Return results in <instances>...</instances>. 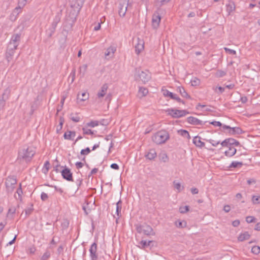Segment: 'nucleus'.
Masks as SVG:
<instances>
[{"label":"nucleus","instance_id":"18","mask_svg":"<svg viewBox=\"0 0 260 260\" xmlns=\"http://www.w3.org/2000/svg\"><path fill=\"white\" fill-rule=\"evenodd\" d=\"M153 241H148V242L146 240H142L139 242L140 247L141 249H145L146 247H150L151 248L153 246Z\"/></svg>","mask_w":260,"mask_h":260},{"label":"nucleus","instance_id":"51","mask_svg":"<svg viewBox=\"0 0 260 260\" xmlns=\"http://www.w3.org/2000/svg\"><path fill=\"white\" fill-rule=\"evenodd\" d=\"M90 152H91V150H90V148L89 147H87L84 149L81 150V151L80 152V154L81 155H87Z\"/></svg>","mask_w":260,"mask_h":260},{"label":"nucleus","instance_id":"2","mask_svg":"<svg viewBox=\"0 0 260 260\" xmlns=\"http://www.w3.org/2000/svg\"><path fill=\"white\" fill-rule=\"evenodd\" d=\"M170 139V135L166 130H161L155 133L152 137L153 141L156 144H162Z\"/></svg>","mask_w":260,"mask_h":260},{"label":"nucleus","instance_id":"43","mask_svg":"<svg viewBox=\"0 0 260 260\" xmlns=\"http://www.w3.org/2000/svg\"><path fill=\"white\" fill-rule=\"evenodd\" d=\"M21 9H22V8H20V6H18L13 11L12 15L13 16H14V15L17 16L21 12Z\"/></svg>","mask_w":260,"mask_h":260},{"label":"nucleus","instance_id":"56","mask_svg":"<svg viewBox=\"0 0 260 260\" xmlns=\"http://www.w3.org/2000/svg\"><path fill=\"white\" fill-rule=\"evenodd\" d=\"M83 134L84 135H93V132L90 129H86L85 128H82Z\"/></svg>","mask_w":260,"mask_h":260},{"label":"nucleus","instance_id":"53","mask_svg":"<svg viewBox=\"0 0 260 260\" xmlns=\"http://www.w3.org/2000/svg\"><path fill=\"white\" fill-rule=\"evenodd\" d=\"M26 2L27 0H19L18 6L22 9L26 5Z\"/></svg>","mask_w":260,"mask_h":260},{"label":"nucleus","instance_id":"34","mask_svg":"<svg viewBox=\"0 0 260 260\" xmlns=\"http://www.w3.org/2000/svg\"><path fill=\"white\" fill-rule=\"evenodd\" d=\"M173 184L174 188L178 190V192H180L184 188L183 186H181L180 183L177 182L176 181L173 182Z\"/></svg>","mask_w":260,"mask_h":260},{"label":"nucleus","instance_id":"55","mask_svg":"<svg viewBox=\"0 0 260 260\" xmlns=\"http://www.w3.org/2000/svg\"><path fill=\"white\" fill-rule=\"evenodd\" d=\"M34 209L32 208V205H31L30 207H29L25 210L26 216L29 215L32 212Z\"/></svg>","mask_w":260,"mask_h":260},{"label":"nucleus","instance_id":"64","mask_svg":"<svg viewBox=\"0 0 260 260\" xmlns=\"http://www.w3.org/2000/svg\"><path fill=\"white\" fill-rule=\"evenodd\" d=\"M16 212V208L15 207H12L9 208L8 211V214H13Z\"/></svg>","mask_w":260,"mask_h":260},{"label":"nucleus","instance_id":"4","mask_svg":"<svg viewBox=\"0 0 260 260\" xmlns=\"http://www.w3.org/2000/svg\"><path fill=\"white\" fill-rule=\"evenodd\" d=\"M167 112L168 114L173 118H178L189 114V112L185 110H177L175 109H169Z\"/></svg>","mask_w":260,"mask_h":260},{"label":"nucleus","instance_id":"39","mask_svg":"<svg viewBox=\"0 0 260 260\" xmlns=\"http://www.w3.org/2000/svg\"><path fill=\"white\" fill-rule=\"evenodd\" d=\"M82 98L80 97V95H78L77 99L80 100L81 101H85L88 98V94L86 92H83L81 94Z\"/></svg>","mask_w":260,"mask_h":260},{"label":"nucleus","instance_id":"47","mask_svg":"<svg viewBox=\"0 0 260 260\" xmlns=\"http://www.w3.org/2000/svg\"><path fill=\"white\" fill-rule=\"evenodd\" d=\"M18 46H17V44H13L12 43L9 42L8 44L7 49H10V50H14L15 51L17 47Z\"/></svg>","mask_w":260,"mask_h":260},{"label":"nucleus","instance_id":"61","mask_svg":"<svg viewBox=\"0 0 260 260\" xmlns=\"http://www.w3.org/2000/svg\"><path fill=\"white\" fill-rule=\"evenodd\" d=\"M220 143L222 147H230V145L228 143V141H227L226 139H225L224 141H223L222 142H220Z\"/></svg>","mask_w":260,"mask_h":260},{"label":"nucleus","instance_id":"36","mask_svg":"<svg viewBox=\"0 0 260 260\" xmlns=\"http://www.w3.org/2000/svg\"><path fill=\"white\" fill-rule=\"evenodd\" d=\"M148 90L147 88H144V87H140L139 90V93L140 94H141L142 96H144L146 95V94L148 93Z\"/></svg>","mask_w":260,"mask_h":260},{"label":"nucleus","instance_id":"16","mask_svg":"<svg viewBox=\"0 0 260 260\" xmlns=\"http://www.w3.org/2000/svg\"><path fill=\"white\" fill-rule=\"evenodd\" d=\"M143 234L146 236H154L155 233L153 232V229L149 225L144 224Z\"/></svg>","mask_w":260,"mask_h":260},{"label":"nucleus","instance_id":"57","mask_svg":"<svg viewBox=\"0 0 260 260\" xmlns=\"http://www.w3.org/2000/svg\"><path fill=\"white\" fill-rule=\"evenodd\" d=\"M225 52L230 54L235 55L236 54V52L235 50L229 49L228 48L225 47L224 48Z\"/></svg>","mask_w":260,"mask_h":260},{"label":"nucleus","instance_id":"9","mask_svg":"<svg viewBox=\"0 0 260 260\" xmlns=\"http://www.w3.org/2000/svg\"><path fill=\"white\" fill-rule=\"evenodd\" d=\"M85 0H71V7L79 11L82 7Z\"/></svg>","mask_w":260,"mask_h":260},{"label":"nucleus","instance_id":"40","mask_svg":"<svg viewBox=\"0 0 260 260\" xmlns=\"http://www.w3.org/2000/svg\"><path fill=\"white\" fill-rule=\"evenodd\" d=\"M136 226V230L137 232L139 234L143 233L144 230V224L141 225L139 224H137L135 225Z\"/></svg>","mask_w":260,"mask_h":260},{"label":"nucleus","instance_id":"41","mask_svg":"<svg viewBox=\"0 0 260 260\" xmlns=\"http://www.w3.org/2000/svg\"><path fill=\"white\" fill-rule=\"evenodd\" d=\"M251 252L254 254H258L260 253V247L254 246L252 247Z\"/></svg>","mask_w":260,"mask_h":260},{"label":"nucleus","instance_id":"38","mask_svg":"<svg viewBox=\"0 0 260 260\" xmlns=\"http://www.w3.org/2000/svg\"><path fill=\"white\" fill-rule=\"evenodd\" d=\"M55 31V29L51 28V27H49L48 28V29H47L46 31V35H47V37L48 38H50L52 36L53 34L54 33Z\"/></svg>","mask_w":260,"mask_h":260},{"label":"nucleus","instance_id":"42","mask_svg":"<svg viewBox=\"0 0 260 260\" xmlns=\"http://www.w3.org/2000/svg\"><path fill=\"white\" fill-rule=\"evenodd\" d=\"M87 68V64H83L82 66L80 67L79 68L80 73L82 74V76H84L85 72H86Z\"/></svg>","mask_w":260,"mask_h":260},{"label":"nucleus","instance_id":"52","mask_svg":"<svg viewBox=\"0 0 260 260\" xmlns=\"http://www.w3.org/2000/svg\"><path fill=\"white\" fill-rule=\"evenodd\" d=\"M215 92H217L218 94L222 93L224 91V88L222 87L221 86H217L215 89H213Z\"/></svg>","mask_w":260,"mask_h":260},{"label":"nucleus","instance_id":"46","mask_svg":"<svg viewBox=\"0 0 260 260\" xmlns=\"http://www.w3.org/2000/svg\"><path fill=\"white\" fill-rule=\"evenodd\" d=\"M61 13H60V12H58L55 17L53 19V21L56 22L57 23H58L60 21V19H61Z\"/></svg>","mask_w":260,"mask_h":260},{"label":"nucleus","instance_id":"8","mask_svg":"<svg viewBox=\"0 0 260 260\" xmlns=\"http://www.w3.org/2000/svg\"><path fill=\"white\" fill-rule=\"evenodd\" d=\"M163 94L165 96H169L171 99L175 100L178 102H181L183 104H184V102L182 101L179 96H178L176 94L169 91V90H162Z\"/></svg>","mask_w":260,"mask_h":260},{"label":"nucleus","instance_id":"25","mask_svg":"<svg viewBox=\"0 0 260 260\" xmlns=\"http://www.w3.org/2000/svg\"><path fill=\"white\" fill-rule=\"evenodd\" d=\"M177 90L180 93V94L182 97L185 98L187 99H190V95L186 92V91L183 87L179 86L177 87Z\"/></svg>","mask_w":260,"mask_h":260},{"label":"nucleus","instance_id":"63","mask_svg":"<svg viewBox=\"0 0 260 260\" xmlns=\"http://www.w3.org/2000/svg\"><path fill=\"white\" fill-rule=\"evenodd\" d=\"M221 127L222 128L221 131L224 132V133L225 132V130L228 129L229 131L231 129V127L226 125L222 124V126Z\"/></svg>","mask_w":260,"mask_h":260},{"label":"nucleus","instance_id":"27","mask_svg":"<svg viewBox=\"0 0 260 260\" xmlns=\"http://www.w3.org/2000/svg\"><path fill=\"white\" fill-rule=\"evenodd\" d=\"M250 237V235L248 233V232H245L243 233H241V234H240L238 238V241L242 242L249 239Z\"/></svg>","mask_w":260,"mask_h":260},{"label":"nucleus","instance_id":"30","mask_svg":"<svg viewBox=\"0 0 260 260\" xmlns=\"http://www.w3.org/2000/svg\"><path fill=\"white\" fill-rule=\"evenodd\" d=\"M178 133L180 135L182 136V137L184 138H186L188 139H190V136L189 135V134L188 132L185 129H179L178 131Z\"/></svg>","mask_w":260,"mask_h":260},{"label":"nucleus","instance_id":"22","mask_svg":"<svg viewBox=\"0 0 260 260\" xmlns=\"http://www.w3.org/2000/svg\"><path fill=\"white\" fill-rule=\"evenodd\" d=\"M200 137L198 136L194 137L193 139V143L196 146L202 148L205 145V143L200 140Z\"/></svg>","mask_w":260,"mask_h":260},{"label":"nucleus","instance_id":"11","mask_svg":"<svg viewBox=\"0 0 260 260\" xmlns=\"http://www.w3.org/2000/svg\"><path fill=\"white\" fill-rule=\"evenodd\" d=\"M10 90L6 89L2 95V97L0 99V110L3 109L5 105V101L8 99Z\"/></svg>","mask_w":260,"mask_h":260},{"label":"nucleus","instance_id":"17","mask_svg":"<svg viewBox=\"0 0 260 260\" xmlns=\"http://www.w3.org/2000/svg\"><path fill=\"white\" fill-rule=\"evenodd\" d=\"M235 4L233 2L229 1V3L226 5V11L228 15H230L233 12L235 11Z\"/></svg>","mask_w":260,"mask_h":260},{"label":"nucleus","instance_id":"44","mask_svg":"<svg viewBox=\"0 0 260 260\" xmlns=\"http://www.w3.org/2000/svg\"><path fill=\"white\" fill-rule=\"evenodd\" d=\"M252 201L254 204H257L260 203V196H253L252 198Z\"/></svg>","mask_w":260,"mask_h":260},{"label":"nucleus","instance_id":"62","mask_svg":"<svg viewBox=\"0 0 260 260\" xmlns=\"http://www.w3.org/2000/svg\"><path fill=\"white\" fill-rule=\"evenodd\" d=\"M228 143L230 145V146H233V144L235 142V139L233 138H228L226 139Z\"/></svg>","mask_w":260,"mask_h":260},{"label":"nucleus","instance_id":"58","mask_svg":"<svg viewBox=\"0 0 260 260\" xmlns=\"http://www.w3.org/2000/svg\"><path fill=\"white\" fill-rule=\"evenodd\" d=\"M73 113L71 114L70 118L73 121L75 122H78L80 121V118L79 116H73Z\"/></svg>","mask_w":260,"mask_h":260},{"label":"nucleus","instance_id":"6","mask_svg":"<svg viewBox=\"0 0 260 260\" xmlns=\"http://www.w3.org/2000/svg\"><path fill=\"white\" fill-rule=\"evenodd\" d=\"M98 246L95 242H94L91 245L89 248L90 257L91 260H97L98 255L97 253Z\"/></svg>","mask_w":260,"mask_h":260},{"label":"nucleus","instance_id":"21","mask_svg":"<svg viewBox=\"0 0 260 260\" xmlns=\"http://www.w3.org/2000/svg\"><path fill=\"white\" fill-rule=\"evenodd\" d=\"M243 133L242 129L239 127H231L228 133L230 135H235V134H241Z\"/></svg>","mask_w":260,"mask_h":260},{"label":"nucleus","instance_id":"10","mask_svg":"<svg viewBox=\"0 0 260 260\" xmlns=\"http://www.w3.org/2000/svg\"><path fill=\"white\" fill-rule=\"evenodd\" d=\"M187 121L190 124L195 125H203L206 123V122H203L197 118L192 116L188 117L187 118Z\"/></svg>","mask_w":260,"mask_h":260},{"label":"nucleus","instance_id":"5","mask_svg":"<svg viewBox=\"0 0 260 260\" xmlns=\"http://www.w3.org/2000/svg\"><path fill=\"white\" fill-rule=\"evenodd\" d=\"M128 1L129 0H120L118 9V14L120 17H123L125 15L129 5Z\"/></svg>","mask_w":260,"mask_h":260},{"label":"nucleus","instance_id":"49","mask_svg":"<svg viewBox=\"0 0 260 260\" xmlns=\"http://www.w3.org/2000/svg\"><path fill=\"white\" fill-rule=\"evenodd\" d=\"M206 141L212 144L213 146H217L219 144H220V141H215L212 139L206 140Z\"/></svg>","mask_w":260,"mask_h":260},{"label":"nucleus","instance_id":"45","mask_svg":"<svg viewBox=\"0 0 260 260\" xmlns=\"http://www.w3.org/2000/svg\"><path fill=\"white\" fill-rule=\"evenodd\" d=\"M99 121H91L87 123V125L89 127H94L99 125Z\"/></svg>","mask_w":260,"mask_h":260},{"label":"nucleus","instance_id":"32","mask_svg":"<svg viewBox=\"0 0 260 260\" xmlns=\"http://www.w3.org/2000/svg\"><path fill=\"white\" fill-rule=\"evenodd\" d=\"M243 166L242 162L233 161L229 166L230 168H241Z\"/></svg>","mask_w":260,"mask_h":260},{"label":"nucleus","instance_id":"20","mask_svg":"<svg viewBox=\"0 0 260 260\" xmlns=\"http://www.w3.org/2000/svg\"><path fill=\"white\" fill-rule=\"evenodd\" d=\"M145 156L149 160H152L156 157V152L154 149H151L146 153Z\"/></svg>","mask_w":260,"mask_h":260},{"label":"nucleus","instance_id":"60","mask_svg":"<svg viewBox=\"0 0 260 260\" xmlns=\"http://www.w3.org/2000/svg\"><path fill=\"white\" fill-rule=\"evenodd\" d=\"M210 124L215 126H221L222 123L219 121H213L210 122Z\"/></svg>","mask_w":260,"mask_h":260},{"label":"nucleus","instance_id":"13","mask_svg":"<svg viewBox=\"0 0 260 260\" xmlns=\"http://www.w3.org/2000/svg\"><path fill=\"white\" fill-rule=\"evenodd\" d=\"M139 79L144 83H146L151 78V76L149 73L147 72L141 71L138 75Z\"/></svg>","mask_w":260,"mask_h":260},{"label":"nucleus","instance_id":"35","mask_svg":"<svg viewBox=\"0 0 260 260\" xmlns=\"http://www.w3.org/2000/svg\"><path fill=\"white\" fill-rule=\"evenodd\" d=\"M51 253L49 250H46L41 258V260H47L50 258Z\"/></svg>","mask_w":260,"mask_h":260},{"label":"nucleus","instance_id":"54","mask_svg":"<svg viewBox=\"0 0 260 260\" xmlns=\"http://www.w3.org/2000/svg\"><path fill=\"white\" fill-rule=\"evenodd\" d=\"M49 166H50V163L48 161H46L44 165V168L45 169V170L44 169V173H47L49 169Z\"/></svg>","mask_w":260,"mask_h":260},{"label":"nucleus","instance_id":"31","mask_svg":"<svg viewBox=\"0 0 260 260\" xmlns=\"http://www.w3.org/2000/svg\"><path fill=\"white\" fill-rule=\"evenodd\" d=\"M15 51L10 50V49H7L6 53V57L8 62L10 61L12 59V56L14 55Z\"/></svg>","mask_w":260,"mask_h":260},{"label":"nucleus","instance_id":"26","mask_svg":"<svg viewBox=\"0 0 260 260\" xmlns=\"http://www.w3.org/2000/svg\"><path fill=\"white\" fill-rule=\"evenodd\" d=\"M22 190L21 188V183L19 184V186L18 188L17 189V191L14 194L15 198L17 200L21 201L22 200Z\"/></svg>","mask_w":260,"mask_h":260},{"label":"nucleus","instance_id":"15","mask_svg":"<svg viewBox=\"0 0 260 260\" xmlns=\"http://www.w3.org/2000/svg\"><path fill=\"white\" fill-rule=\"evenodd\" d=\"M116 50V48L113 46H111L107 49L105 53V57H108V58H112Z\"/></svg>","mask_w":260,"mask_h":260},{"label":"nucleus","instance_id":"12","mask_svg":"<svg viewBox=\"0 0 260 260\" xmlns=\"http://www.w3.org/2000/svg\"><path fill=\"white\" fill-rule=\"evenodd\" d=\"M137 42L135 45V52L138 55L144 50V43L143 40L139 38L137 39Z\"/></svg>","mask_w":260,"mask_h":260},{"label":"nucleus","instance_id":"1","mask_svg":"<svg viewBox=\"0 0 260 260\" xmlns=\"http://www.w3.org/2000/svg\"><path fill=\"white\" fill-rule=\"evenodd\" d=\"M36 153L35 149L32 146H25L20 148L18 152V159L28 162L30 161Z\"/></svg>","mask_w":260,"mask_h":260},{"label":"nucleus","instance_id":"28","mask_svg":"<svg viewBox=\"0 0 260 260\" xmlns=\"http://www.w3.org/2000/svg\"><path fill=\"white\" fill-rule=\"evenodd\" d=\"M76 136V132L74 131H68L65 133L63 135V137L65 139L67 140H71L73 137H74Z\"/></svg>","mask_w":260,"mask_h":260},{"label":"nucleus","instance_id":"48","mask_svg":"<svg viewBox=\"0 0 260 260\" xmlns=\"http://www.w3.org/2000/svg\"><path fill=\"white\" fill-rule=\"evenodd\" d=\"M189 207L188 206H185L180 207L179 208V211L181 213H185L189 210Z\"/></svg>","mask_w":260,"mask_h":260},{"label":"nucleus","instance_id":"14","mask_svg":"<svg viewBox=\"0 0 260 260\" xmlns=\"http://www.w3.org/2000/svg\"><path fill=\"white\" fill-rule=\"evenodd\" d=\"M161 17L158 14H154L152 16V24L154 28L158 27L160 22Z\"/></svg>","mask_w":260,"mask_h":260},{"label":"nucleus","instance_id":"19","mask_svg":"<svg viewBox=\"0 0 260 260\" xmlns=\"http://www.w3.org/2000/svg\"><path fill=\"white\" fill-rule=\"evenodd\" d=\"M108 88V85L107 83H105L104 84H103L101 87V90L99 91V92L97 94L98 97L99 98L104 97L107 92Z\"/></svg>","mask_w":260,"mask_h":260},{"label":"nucleus","instance_id":"50","mask_svg":"<svg viewBox=\"0 0 260 260\" xmlns=\"http://www.w3.org/2000/svg\"><path fill=\"white\" fill-rule=\"evenodd\" d=\"M255 220H256V218L253 216H249L246 217V222L249 223L255 222Z\"/></svg>","mask_w":260,"mask_h":260},{"label":"nucleus","instance_id":"37","mask_svg":"<svg viewBox=\"0 0 260 260\" xmlns=\"http://www.w3.org/2000/svg\"><path fill=\"white\" fill-rule=\"evenodd\" d=\"M190 82L192 86H196L200 84V80L198 78L194 77L191 80Z\"/></svg>","mask_w":260,"mask_h":260},{"label":"nucleus","instance_id":"24","mask_svg":"<svg viewBox=\"0 0 260 260\" xmlns=\"http://www.w3.org/2000/svg\"><path fill=\"white\" fill-rule=\"evenodd\" d=\"M236 152L237 150L234 146H230L229 150L225 151L224 154L226 156L232 157L236 154Z\"/></svg>","mask_w":260,"mask_h":260},{"label":"nucleus","instance_id":"33","mask_svg":"<svg viewBox=\"0 0 260 260\" xmlns=\"http://www.w3.org/2000/svg\"><path fill=\"white\" fill-rule=\"evenodd\" d=\"M175 224L177 228H182L186 226V223L184 221H181L180 220H178L176 221Z\"/></svg>","mask_w":260,"mask_h":260},{"label":"nucleus","instance_id":"23","mask_svg":"<svg viewBox=\"0 0 260 260\" xmlns=\"http://www.w3.org/2000/svg\"><path fill=\"white\" fill-rule=\"evenodd\" d=\"M20 37L21 35L20 34H17L13 35L10 42L14 44H17V46H18L20 41Z\"/></svg>","mask_w":260,"mask_h":260},{"label":"nucleus","instance_id":"29","mask_svg":"<svg viewBox=\"0 0 260 260\" xmlns=\"http://www.w3.org/2000/svg\"><path fill=\"white\" fill-rule=\"evenodd\" d=\"M122 209V201L119 200L116 203V214L118 217L121 216V211Z\"/></svg>","mask_w":260,"mask_h":260},{"label":"nucleus","instance_id":"3","mask_svg":"<svg viewBox=\"0 0 260 260\" xmlns=\"http://www.w3.org/2000/svg\"><path fill=\"white\" fill-rule=\"evenodd\" d=\"M16 183L17 180L15 176H9L6 178L5 185L7 192L8 193H12L13 191Z\"/></svg>","mask_w":260,"mask_h":260},{"label":"nucleus","instance_id":"59","mask_svg":"<svg viewBox=\"0 0 260 260\" xmlns=\"http://www.w3.org/2000/svg\"><path fill=\"white\" fill-rule=\"evenodd\" d=\"M41 198L42 201H45L48 199V196L47 193L42 192L41 194Z\"/></svg>","mask_w":260,"mask_h":260},{"label":"nucleus","instance_id":"7","mask_svg":"<svg viewBox=\"0 0 260 260\" xmlns=\"http://www.w3.org/2000/svg\"><path fill=\"white\" fill-rule=\"evenodd\" d=\"M60 172L64 179L68 181H73V174L70 169L65 167Z\"/></svg>","mask_w":260,"mask_h":260}]
</instances>
